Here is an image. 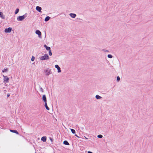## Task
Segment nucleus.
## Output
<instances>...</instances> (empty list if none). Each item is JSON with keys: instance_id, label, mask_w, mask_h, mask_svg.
<instances>
[{"instance_id": "f257e3e1", "label": "nucleus", "mask_w": 153, "mask_h": 153, "mask_svg": "<svg viewBox=\"0 0 153 153\" xmlns=\"http://www.w3.org/2000/svg\"><path fill=\"white\" fill-rule=\"evenodd\" d=\"M49 59V57L47 54H45L44 56H42L39 58L40 60H47Z\"/></svg>"}, {"instance_id": "f03ea898", "label": "nucleus", "mask_w": 153, "mask_h": 153, "mask_svg": "<svg viewBox=\"0 0 153 153\" xmlns=\"http://www.w3.org/2000/svg\"><path fill=\"white\" fill-rule=\"evenodd\" d=\"M26 17L27 15L26 14L22 16H20L17 18V20L18 21H22Z\"/></svg>"}, {"instance_id": "7ed1b4c3", "label": "nucleus", "mask_w": 153, "mask_h": 153, "mask_svg": "<svg viewBox=\"0 0 153 153\" xmlns=\"http://www.w3.org/2000/svg\"><path fill=\"white\" fill-rule=\"evenodd\" d=\"M45 74L47 76H48L50 74L51 71L50 69H49L48 68L46 69L45 70Z\"/></svg>"}, {"instance_id": "20e7f679", "label": "nucleus", "mask_w": 153, "mask_h": 153, "mask_svg": "<svg viewBox=\"0 0 153 153\" xmlns=\"http://www.w3.org/2000/svg\"><path fill=\"white\" fill-rule=\"evenodd\" d=\"M3 77L4 78V82H9V78L7 76H5L4 75H3Z\"/></svg>"}, {"instance_id": "39448f33", "label": "nucleus", "mask_w": 153, "mask_h": 153, "mask_svg": "<svg viewBox=\"0 0 153 153\" xmlns=\"http://www.w3.org/2000/svg\"><path fill=\"white\" fill-rule=\"evenodd\" d=\"M12 30V28L11 27H9L7 28H6L5 29L4 32L5 33H10Z\"/></svg>"}, {"instance_id": "423d86ee", "label": "nucleus", "mask_w": 153, "mask_h": 153, "mask_svg": "<svg viewBox=\"0 0 153 153\" xmlns=\"http://www.w3.org/2000/svg\"><path fill=\"white\" fill-rule=\"evenodd\" d=\"M36 33L37 34L39 37H41V33L39 30H36Z\"/></svg>"}, {"instance_id": "0eeeda50", "label": "nucleus", "mask_w": 153, "mask_h": 153, "mask_svg": "<svg viewBox=\"0 0 153 153\" xmlns=\"http://www.w3.org/2000/svg\"><path fill=\"white\" fill-rule=\"evenodd\" d=\"M55 68H56L58 70V73L60 72L61 71L60 68L59 66L58 65H56L55 66Z\"/></svg>"}, {"instance_id": "6e6552de", "label": "nucleus", "mask_w": 153, "mask_h": 153, "mask_svg": "<svg viewBox=\"0 0 153 153\" xmlns=\"http://www.w3.org/2000/svg\"><path fill=\"white\" fill-rule=\"evenodd\" d=\"M69 15L71 18H74L76 16V15L75 13H70Z\"/></svg>"}, {"instance_id": "1a4fd4ad", "label": "nucleus", "mask_w": 153, "mask_h": 153, "mask_svg": "<svg viewBox=\"0 0 153 153\" xmlns=\"http://www.w3.org/2000/svg\"><path fill=\"white\" fill-rule=\"evenodd\" d=\"M42 99L45 102H47V99L45 95H44L42 96Z\"/></svg>"}, {"instance_id": "9d476101", "label": "nucleus", "mask_w": 153, "mask_h": 153, "mask_svg": "<svg viewBox=\"0 0 153 153\" xmlns=\"http://www.w3.org/2000/svg\"><path fill=\"white\" fill-rule=\"evenodd\" d=\"M36 9L38 12H40L42 10V8L41 7L37 6L36 7Z\"/></svg>"}, {"instance_id": "9b49d317", "label": "nucleus", "mask_w": 153, "mask_h": 153, "mask_svg": "<svg viewBox=\"0 0 153 153\" xmlns=\"http://www.w3.org/2000/svg\"><path fill=\"white\" fill-rule=\"evenodd\" d=\"M46 138H47L46 136H43L41 138V140L44 142H45L46 141Z\"/></svg>"}, {"instance_id": "f8f14e48", "label": "nucleus", "mask_w": 153, "mask_h": 153, "mask_svg": "<svg viewBox=\"0 0 153 153\" xmlns=\"http://www.w3.org/2000/svg\"><path fill=\"white\" fill-rule=\"evenodd\" d=\"M0 17L2 19H5L4 16L3 15L2 12H0Z\"/></svg>"}, {"instance_id": "ddd939ff", "label": "nucleus", "mask_w": 153, "mask_h": 153, "mask_svg": "<svg viewBox=\"0 0 153 153\" xmlns=\"http://www.w3.org/2000/svg\"><path fill=\"white\" fill-rule=\"evenodd\" d=\"M10 131L11 132L15 133H16V134H19V133L16 130H12L10 129Z\"/></svg>"}, {"instance_id": "4468645a", "label": "nucleus", "mask_w": 153, "mask_h": 153, "mask_svg": "<svg viewBox=\"0 0 153 153\" xmlns=\"http://www.w3.org/2000/svg\"><path fill=\"white\" fill-rule=\"evenodd\" d=\"M50 17L49 16H47L46 17L45 19V22H47L50 19Z\"/></svg>"}, {"instance_id": "2eb2a0df", "label": "nucleus", "mask_w": 153, "mask_h": 153, "mask_svg": "<svg viewBox=\"0 0 153 153\" xmlns=\"http://www.w3.org/2000/svg\"><path fill=\"white\" fill-rule=\"evenodd\" d=\"M45 106L47 110H49L50 109L47 105V102H45Z\"/></svg>"}, {"instance_id": "dca6fc26", "label": "nucleus", "mask_w": 153, "mask_h": 153, "mask_svg": "<svg viewBox=\"0 0 153 153\" xmlns=\"http://www.w3.org/2000/svg\"><path fill=\"white\" fill-rule=\"evenodd\" d=\"M95 97L97 99H100L102 98V97L98 95H97L95 96Z\"/></svg>"}, {"instance_id": "f3484780", "label": "nucleus", "mask_w": 153, "mask_h": 153, "mask_svg": "<svg viewBox=\"0 0 153 153\" xmlns=\"http://www.w3.org/2000/svg\"><path fill=\"white\" fill-rule=\"evenodd\" d=\"M63 143L66 145H69V143H68V142L66 141V140H65L63 142Z\"/></svg>"}, {"instance_id": "a211bd4d", "label": "nucleus", "mask_w": 153, "mask_h": 153, "mask_svg": "<svg viewBox=\"0 0 153 153\" xmlns=\"http://www.w3.org/2000/svg\"><path fill=\"white\" fill-rule=\"evenodd\" d=\"M70 129H71V130L72 133L73 134H74L76 132H75V130L74 129H72V128Z\"/></svg>"}, {"instance_id": "6ab92c4d", "label": "nucleus", "mask_w": 153, "mask_h": 153, "mask_svg": "<svg viewBox=\"0 0 153 153\" xmlns=\"http://www.w3.org/2000/svg\"><path fill=\"white\" fill-rule=\"evenodd\" d=\"M8 68L4 69V70L2 71V72H7L8 71Z\"/></svg>"}, {"instance_id": "aec40b11", "label": "nucleus", "mask_w": 153, "mask_h": 153, "mask_svg": "<svg viewBox=\"0 0 153 153\" xmlns=\"http://www.w3.org/2000/svg\"><path fill=\"white\" fill-rule=\"evenodd\" d=\"M19 9L18 8L16 9V11L15 12V14H17V13H18L19 12Z\"/></svg>"}, {"instance_id": "412c9836", "label": "nucleus", "mask_w": 153, "mask_h": 153, "mask_svg": "<svg viewBox=\"0 0 153 153\" xmlns=\"http://www.w3.org/2000/svg\"><path fill=\"white\" fill-rule=\"evenodd\" d=\"M102 137V135L101 134H99L97 135V137L99 138H101Z\"/></svg>"}, {"instance_id": "4be33fe9", "label": "nucleus", "mask_w": 153, "mask_h": 153, "mask_svg": "<svg viewBox=\"0 0 153 153\" xmlns=\"http://www.w3.org/2000/svg\"><path fill=\"white\" fill-rule=\"evenodd\" d=\"M107 56L108 58H111L113 57L112 56L111 54H108Z\"/></svg>"}, {"instance_id": "5701e85b", "label": "nucleus", "mask_w": 153, "mask_h": 153, "mask_svg": "<svg viewBox=\"0 0 153 153\" xmlns=\"http://www.w3.org/2000/svg\"><path fill=\"white\" fill-rule=\"evenodd\" d=\"M39 88H40V91L43 93L44 92L43 89L42 87H40V86H39Z\"/></svg>"}, {"instance_id": "b1692460", "label": "nucleus", "mask_w": 153, "mask_h": 153, "mask_svg": "<svg viewBox=\"0 0 153 153\" xmlns=\"http://www.w3.org/2000/svg\"><path fill=\"white\" fill-rule=\"evenodd\" d=\"M46 49L47 50H51V48L47 46V47L46 48Z\"/></svg>"}, {"instance_id": "393cba45", "label": "nucleus", "mask_w": 153, "mask_h": 153, "mask_svg": "<svg viewBox=\"0 0 153 153\" xmlns=\"http://www.w3.org/2000/svg\"><path fill=\"white\" fill-rule=\"evenodd\" d=\"M120 77L119 76H117V82H119L120 81Z\"/></svg>"}, {"instance_id": "a878e982", "label": "nucleus", "mask_w": 153, "mask_h": 153, "mask_svg": "<svg viewBox=\"0 0 153 153\" xmlns=\"http://www.w3.org/2000/svg\"><path fill=\"white\" fill-rule=\"evenodd\" d=\"M34 59H35V57L33 56H32L31 59V60L32 61H33L34 60Z\"/></svg>"}, {"instance_id": "bb28decb", "label": "nucleus", "mask_w": 153, "mask_h": 153, "mask_svg": "<svg viewBox=\"0 0 153 153\" xmlns=\"http://www.w3.org/2000/svg\"><path fill=\"white\" fill-rule=\"evenodd\" d=\"M49 54L50 55V56H51L52 55V53L51 52V50H50L49 52Z\"/></svg>"}, {"instance_id": "cd10ccee", "label": "nucleus", "mask_w": 153, "mask_h": 153, "mask_svg": "<svg viewBox=\"0 0 153 153\" xmlns=\"http://www.w3.org/2000/svg\"><path fill=\"white\" fill-rule=\"evenodd\" d=\"M102 51L105 52H109V51L107 50L103 49Z\"/></svg>"}, {"instance_id": "c85d7f7f", "label": "nucleus", "mask_w": 153, "mask_h": 153, "mask_svg": "<svg viewBox=\"0 0 153 153\" xmlns=\"http://www.w3.org/2000/svg\"><path fill=\"white\" fill-rule=\"evenodd\" d=\"M61 14H63V17H65L66 16L65 14L64 13H62Z\"/></svg>"}, {"instance_id": "c756f323", "label": "nucleus", "mask_w": 153, "mask_h": 153, "mask_svg": "<svg viewBox=\"0 0 153 153\" xmlns=\"http://www.w3.org/2000/svg\"><path fill=\"white\" fill-rule=\"evenodd\" d=\"M7 97H8L10 96V94H8L7 95Z\"/></svg>"}, {"instance_id": "7c9ffc66", "label": "nucleus", "mask_w": 153, "mask_h": 153, "mask_svg": "<svg viewBox=\"0 0 153 153\" xmlns=\"http://www.w3.org/2000/svg\"><path fill=\"white\" fill-rule=\"evenodd\" d=\"M44 47H45V48H46L47 47V45H45L44 46Z\"/></svg>"}, {"instance_id": "2f4dec72", "label": "nucleus", "mask_w": 153, "mask_h": 153, "mask_svg": "<svg viewBox=\"0 0 153 153\" xmlns=\"http://www.w3.org/2000/svg\"><path fill=\"white\" fill-rule=\"evenodd\" d=\"M75 136H76V137H79L76 134H75Z\"/></svg>"}, {"instance_id": "473e14b6", "label": "nucleus", "mask_w": 153, "mask_h": 153, "mask_svg": "<svg viewBox=\"0 0 153 153\" xmlns=\"http://www.w3.org/2000/svg\"><path fill=\"white\" fill-rule=\"evenodd\" d=\"M50 140H51V141L52 142L53 141V139H52V138H50Z\"/></svg>"}, {"instance_id": "72a5a7b5", "label": "nucleus", "mask_w": 153, "mask_h": 153, "mask_svg": "<svg viewBox=\"0 0 153 153\" xmlns=\"http://www.w3.org/2000/svg\"><path fill=\"white\" fill-rule=\"evenodd\" d=\"M86 139H87L88 138H87L86 137H85V136H84Z\"/></svg>"}, {"instance_id": "f704fd0d", "label": "nucleus", "mask_w": 153, "mask_h": 153, "mask_svg": "<svg viewBox=\"0 0 153 153\" xmlns=\"http://www.w3.org/2000/svg\"><path fill=\"white\" fill-rule=\"evenodd\" d=\"M35 153H36V152H35Z\"/></svg>"}]
</instances>
